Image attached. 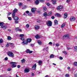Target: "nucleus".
<instances>
[{
  "label": "nucleus",
  "mask_w": 77,
  "mask_h": 77,
  "mask_svg": "<svg viewBox=\"0 0 77 77\" xmlns=\"http://www.w3.org/2000/svg\"><path fill=\"white\" fill-rule=\"evenodd\" d=\"M8 56L11 57H14V53L10 51L8 52Z\"/></svg>",
  "instance_id": "obj_1"
},
{
  "label": "nucleus",
  "mask_w": 77,
  "mask_h": 77,
  "mask_svg": "<svg viewBox=\"0 0 77 77\" xmlns=\"http://www.w3.org/2000/svg\"><path fill=\"white\" fill-rule=\"evenodd\" d=\"M47 24L48 26H52V22L50 21H48L47 22Z\"/></svg>",
  "instance_id": "obj_2"
},
{
  "label": "nucleus",
  "mask_w": 77,
  "mask_h": 77,
  "mask_svg": "<svg viewBox=\"0 0 77 77\" xmlns=\"http://www.w3.org/2000/svg\"><path fill=\"white\" fill-rule=\"evenodd\" d=\"M75 20V18L74 17H71L70 19V21H74Z\"/></svg>",
  "instance_id": "obj_3"
},
{
  "label": "nucleus",
  "mask_w": 77,
  "mask_h": 77,
  "mask_svg": "<svg viewBox=\"0 0 77 77\" xmlns=\"http://www.w3.org/2000/svg\"><path fill=\"white\" fill-rule=\"evenodd\" d=\"M28 44V42H27V41H24L22 43V45H27Z\"/></svg>",
  "instance_id": "obj_4"
},
{
  "label": "nucleus",
  "mask_w": 77,
  "mask_h": 77,
  "mask_svg": "<svg viewBox=\"0 0 77 77\" xmlns=\"http://www.w3.org/2000/svg\"><path fill=\"white\" fill-rule=\"evenodd\" d=\"M63 8V7L62 6H59L57 7V10L58 11H60Z\"/></svg>",
  "instance_id": "obj_5"
},
{
  "label": "nucleus",
  "mask_w": 77,
  "mask_h": 77,
  "mask_svg": "<svg viewBox=\"0 0 77 77\" xmlns=\"http://www.w3.org/2000/svg\"><path fill=\"white\" fill-rule=\"evenodd\" d=\"M36 64H35L33 65L32 67V69H33V70H35V69H36Z\"/></svg>",
  "instance_id": "obj_6"
},
{
  "label": "nucleus",
  "mask_w": 77,
  "mask_h": 77,
  "mask_svg": "<svg viewBox=\"0 0 77 77\" xmlns=\"http://www.w3.org/2000/svg\"><path fill=\"white\" fill-rule=\"evenodd\" d=\"M29 69L27 68H26L24 70V72L26 73H27V72H29Z\"/></svg>",
  "instance_id": "obj_7"
},
{
  "label": "nucleus",
  "mask_w": 77,
  "mask_h": 77,
  "mask_svg": "<svg viewBox=\"0 0 77 77\" xmlns=\"http://www.w3.org/2000/svg\"><path fill=\"white\" fill-rule=\"evenodd\" d=\"M68 17V14L67 13H65L64 15V18H66Z\"/></svg>",
  "instance_id": "obj_8"
},
{
  "label": "nucleus",
  "mask_w": 77,
  "mask_h": 77,
  "mask_svg": "<svg viewBox=\"0 0 77 77\" xmlns=\"http://www.w3.org/2000/svg\"><path fill=\"white\" fill-rule=\"evenodd\" d=\"M69 35L68 34H66L63 36V38H69Z\"/></svg>",
  "instance_id": "obj_9"
},
{
  "label": "nucleus",
  "mask_w": 77,
  "mask_h": 77,
  "mask_svg": "<svg viewBox=\"0 0 77 77\" xmlns=\"http://www.w3.org/2000/svg\"><path fill=\"white\" fill-rule=\"evenodd\" d=\"M27 41L28 42H30L32 41V39H31V38H28L27 39Z\"/></svg>",
  "instance_id": "obj_10"
},
{
  "label": "nucleus",
  "mask_w": 77,
  "mask_h": 77,
  "mask_svg": "<svg viewBox=\"0 0 77 77\" xmlns=\"http://www.w3.org/2000/svg\"><path fill=\"white\" fill-rule=\"evenodd\" d=\"M35 29L36 30H38L39 28V26L38 25H35Z\"/></svg>",
  "instance_id": "obj_11"
},
{
  "label": "nucleus",
  "mask_w": 77,
  "mask_h": 77,
  "mask_svg": "<svg viewBox=\"0 0 77 77\" xmlns=\"http://www.w3.org/2000/svg\"><path fill=\"white\" fill-rule=\"evenodd\" d=\"M2 28H4V29H6L8 28V26H4L3 25V26H2Z\"/></svg>",
  "instance_id": "obj_12"
},
{
  "label": "nucleus",
  "mask_w": 77,
  "mask_h": 77,
  "mask_svg": "<svg viewBox=\"0 0 77 77\" xmlns=\"http://www.w3.org/2000/svg\"><path fill=\"white\" fill-rule=\"evenodd\" d=\"M18 11V10L16 8H15L14 10L13 11V12H14V13H16Z\"/></svg>",
  "instance_id": "obj_13"
},
{
  "label": "nucleus",
  "mask_w": 77,
  "mask_h": 77,
  "mask_svg": "<svg viewBox=\"0 0 77 77\" xmlns=\"http://www.w3.org/2000/svg\"><path fill=\"white\" fill-rule=\"evenodd\" d=\"M35 37L36 39H39V38H40V36H39L38 35H37L35 36Z\"/></svg>",
  "instance_id": "obj_14"
},
{
  "label": "nucleus",
  "mask_w": 77,
  "mask_h": 77,
  "mask_svg": "<svg viewBox=\"0 0 77 77\" xmlns=\"http://www.w3.org/2000/svg\"><path fill=\"white\" fill-rule=\"evenodd\" d=\"M38 63L39 65H41L42 64V61H39Z\"/></svg>",
  "instance_id": "obj_15"
},
{
  "label": "nucleus",
  "mask_w": 77,
  "mask_h": 77,
  "mask_svg": "<svg viewBox=\"0 0 77 77\" xmlns=\"http://www.w3.org/2000/svg\"><path fill=\"white\" fill-rule=\"evenodd\" d=\"M36 9V8H33L31 9V11L32 12H35V10Z\"/></svg>",
  "instance_id": "obj_16"
},
{
  "label": "nucleus",
  "mask_w": 77,
  "mask_h": 77,
  "mask_svg": "<svg viewBox=\"0 0 77 77\" xmlns=\"http://www.w3.org/2000/svg\"><path fill=\"white\" fill-rule=\"evenodd\" d=\"M47 8L45 7H44L43 8V11L44 12H45L46 11H47Z\"/></svg>",
  "instance_id": "obj_17"
},
{
  "label": "nucleus",
  "mask_w": 77,
  "mask_h": 77,
  "mask_svg": "<svg viewBox=\"0 0 77 77\" xmlns=\"http://www.w3.org/2000/svg\"><path fill=\"white\" fill-rule=\"evenodd\" d=\"M56 15L57 17H60V14L59 13H57L56 14Z\"/></svg>",
  "instance_id": "obj_18"
},
{
  "label": "nucleus",
  "mask_w": 77,
  "mask_h": 77,
  "mask_svg": "<svg viewBox=\"0 0 77 77\" xmlns=\"http://www.w3.org/2000/svg\"><path fill=\"white\" fill-rule=\"evenodd\" d=\"M4 25V23L3 22H0V26H1L2 28V26H3Z\"/></svg>",
  "instance_id": "obj_19"
},
{
  "label": "nucleus",
  "mask_w": 77,
  "mask_h": 77,
  "mask_svg": "<svg viewBox=\"0 0 77 77\" xmlns=\"http://www.w3.org/2000/svg\"><path fill=\"white\" fill-rule=\"evenodd\" d=\"M13 18H14V20H18V17H14Z\"/></svg>",
  "instance_id": "obj_20"
},
{
  "label": "nucleus",
  "mask_w": 77,
  "mask_h": 77,
  "mask_svg": "<svg viewBox=\"0 0 77 77\" xmlns=\"http://www.w3.org/2000/svg\"><path fill=\"white\" fill-rule=\"evenodd\" d=\"M44 17H47L48 16V14L47 13V12H45L44 14Z\"/></svg>",
  "instance_id": "obj_21"
},
{
  "label": "nucleus",
  "mask_w": 77,
  "mask_h": 77,
  "mask_svg": "<svg viewBox=\"0 0 77 77\" xmlns=\"http://www.w3.org/2000/svg\"><path fill=\"white\" fill-rule=\"evenodd\" d=\"M54 23L55 25H57V24H58V22H57V21L56 20H55L54 21Z\"/></svg>",
  "instance_id": "obj_22"
},
{
  "label": "nucleus",
  "mask_w": 77,
  "mask_h": 77,
  "mask_svg": "<svg viewBox=\"0 0 77 77\" xmlns=\"http://www.w3.org/2000/svg\"><path fill=\"white\" fill-rule=\"evenodd\" d=\"M37 42L39 45H41V42L40 40H38Z\"/></svg>",
  "instance_id": "obj_23"
},
{
  "label": "nucleus",
  "mask_w": 77,
  "mask_h": 77,
  "mask_svg": "<svg viewBox=\"0 0 77 77\" xmlns=\"http://www.w3.org/2000/svg\"><path fill=\"white\" fill-rule=\"evenodd\" d=\"M39 0H36L35 2V3L36 5H38L39 4Z\"/></svg>",
  "instance_id": "obj_24"
},
{
  "label": "nucleus",
  "mask_w": 77,
  "mask_h": 77,
  "mask_svg": "<svg viewBox=\"0 0 77 77\" xmlns=\"http://www.w3.org/2000/svg\"><path fill=\"white\" fill-rule=\"evenodd\" d=\"M52 13L51 11H50L48 14V16H50L51 15Z\"/></svg>",
  "instance_id": "obj_25"
},
{
  "label": "nucleus",
  "mask_w": 77,
  "mask_h": 77,
  "mask_svg": "<svg viewBox=\"0 0 77 77\" xmlns=\"http://www.w3.org/2000/svg\"><path fill=\"white\" fill-rule=\"evenodd\" d=\"M17 66V65L16 64H13L12 65L11 67L12 68H15Z\"/></svg>",
  "instance_id": "obj_26"
},
{
  "label": "nucleus",
  "mask_w": 77,
  "mask_h": 77,
  "mask_svg": "<svg viewBox=\"0 0 77 77\" xmlns=\"http://www.w3.org/2000/svg\"><path fill=\"white\" fill-rule=\"evenodd\" d=\"M15 13H14L13 12V14H12V17L13 18H14L15 17Z\"/></svg>",
  "instance_id": "obj_27"
},
{
  "label": "nucleus",
  "mask_w": 77,
  "mask_h": 77,
  "mask_svg": "<svg viewBox=\"0 0 77 77\" xmlns=\"http://www.w3.org/2000/svg\"><path fill=\"white\" fill-rule=\"evenodd\" d=\"M50 58H54V55L53 54L51 55L50 56Z\"/></svg>",
  "instance_id": "obj_28"
},
{
  "label": "nucleus",
  "mask_w": 77,
  "mask_h": 77,
  "mask_svg": "<svg viewBox=\"0 0 77 77\" xmlns=\"http://www.w3.org/2000/svg\"><path fill=\"white\" fill-rule=\"evenodd\" d=\"M62 53H64V54H66V55L67 54V52H66V51H62Z\"/></svg>",
  "instance_id": "obj_29"
},
{
  "label": "nucleus",
  "mask_w": 77,
  "mask_h": 77,
  "mask_svg": "<svg viewBox=\"0 0 77 77\" xmlns=\"http://www.w3.org/2000/svg\"><path fill=\"white\" fill-rule=\"evenodd\" d=\"M25 61H26L24 59H23V60H21V62H22V63H24Z\"/></svg>",
  "instance_id": "obj_30"
},
{
  "label": "nucleus",
  "mask_w": 77,
  "mask_h": 77,
  "mask_svg": "<svg viewBox=\"0 0 77 77\" xmlns=\"http://www.w3.org/2000/svg\"><path fill=\"white\" fill-rule=\"evenodd\" d=\"M3 40L2 38H1L0 40V43H3Z\"/></svg>",
  "instance_id": "obj_31"
},
{
  "label": "nucleus",
  "mask_w": 77,
  "mask_h": 77,
  "mask_svg": "<svg viewBox=\"0 0 77 77\" xmlns=\"http://www.w3.org/2000/svg\"><path fill=\"white\" fill-rule=\"evenodd\" d=\"M8 40H11V37L9 36H8Z\"/></svg>",
  "instance_id": "obj_32"
},
{
  "label": "nucleus",
  "mask_w": 77,
  "mask_h": 77,
  "mask_svg": "<svg viewBox=\"0 0 77 77\" xmlns=\"http://www.w3.org/2000/svg\"><path fill=\"white\" fill-rule=\"evenodd\" d=\"M30 51V50L28 49H27L26 51V53H29V51Z\"/></svg>",
  "instance_id": "obj_33"
},
{
  "label": "nucleus",
  "mask_w": 77,
  "mask_h": 77,
  "mask_svg": "<svg viewBox=\"0 0 77 77\" xmlns=\"http://www.w3.org/2000/svg\"><path fill=\"white\" fill-rule=\"evenodd\" d=\"M65 77H69V75L68 74H67L65 75Z\"/></svg>",
  "instance_id": "obj_34"
},
{
  "label": "nucleus",
  "mask_w": 77,
  "mask_h": 77,
  "mask_svg": "<svg viewBox=\"0 0 77 77\" xmlns=\"http://www.w3.org/2000/svg\"><path fill=\"white\" fill-rule=\"evenodd\" d=\"M74 50L75 51H77V46H75L74 48Z\"/></svg>",
  "instance_id": "obj_35"
},
{
  "label": "nucleus",
  "mask_w": 77,
  "mask_h": 77,
  "mask_svg": "<svg viewBox=\"0 0 77 77\" xmlns=\"http://www.w3.org/2000/svg\"><path fill=\"white\" fill-rule=\"evenodd\" d=\"M20 39L22 40V41H24V37H22L20 38Z\"/></svg>",
  "instance_id": "obj_36"
},
{
  "label": "nucleus",
  "mask_w": 77,
  "mask_h": 77,
  "mask_svg": "<svg viewBox=\"0 0 77 77\" xmlns=\"http://www.w3.org/2000/svg\"><path fill=\"white\" fill-rule=\"evenodd\" d=\"M53 4L54 5H56V1H53Z\"/></svg>",
  "instance_id": "obj_37"
},
{
  "label": "nucleus",
  "mask_w": 77,
  "mask_h": 77,
  "mask_svg": "<svg viewBox=\"0 0 77 77\" xmlns=\"http://www.w3.org/2000/svg\"><path fill=\"white\" fill-rule=\"evenodd\" d=\"M9 43H8L7 44V45H6L5 46L7 48V47H9Z\"/></svg>",
  "instance_id": "obj_38"
},
{
  "label": "nucleus",
  "mask_w": 77,
  "mask_h": 77,
  "mask_svg": "<svg viewBox=\"0 0 77 77\" xmlns=\"http://www.w3.org/2000/svg\"><path fill=\"white\" fill-rule=\"evenodd\" d=\"M10 63H11V64H16L17 63V62H11Z\"/></svg>",
  "instance_id": "obj_39"
},
{
  "label": "nucleus",
  "mask_w": 77,
  "mask_h": 77,
  "mask_svg": "<svg viewBox=\"0 0 77 77\" xmlns=\"http://www.w3.org/2000/svg\"><path fill=\"white\" fill-rule=\"evenodd\" d=\"M26 27L27 28H29V24H27L26 25Z\"/></svg>",
  "instance_id": "obj_40"
},
{
  "label": "nucleus",
  "mask_w": 77,
  "mask_h": 77,
  "mask_svg": "<svg viewBox=\"0 0 77 77\" xmlns=\"http://www.w3.org/2000/svg\"><path fill=\"white\" fill-rule=\"evenodd\" d=\"M65 24L64 23L63 24L61 25V27H62V28L63 27L65 26Z\"/></svg>",
  "instance_id": "obj_41"
},
{
  "label": "nucleus",
  "mask_w": 77,
  "mask_h": 77,
  "mask_svg": "<svg viewBox=\"0 0 77 77\" xmlns=\"http://www.w3.org/2000/svg\"><path fill=\"white\" fill-rule=\"evenodd\" d=\"M8 19L9 20H10V21L12 20V18L10 17H8Z\"/></svg>",
  "instance_id": "obj_42"
},
{
  "label": "nucleus",
  "mask_w": 77,
  "mask_h": 77,
  "mask_svg": "<svg viewBox=\"0 0 77 77\" xmlns=\"http://www.w3.org/2000/svg\"><path fill=\"white\" fill-rule=\"evenodd\" d=\"M19 5L20 6H22V4H21V3L20 2L19 3Z\"/></svg>",
  "instance_id": "obj_43"
},
{
  "label": "nucleus",
  "mask_w": 77,
  "mask_h": 77,
  "mask_svg": "<svg viewBox=\"0 0 77 77\" xmlns=\"http://www.w3.org/2000/svg\"><path fill=\"white\" fill-rule=\"evenodd\" d=\"M11 69H12L11 68H8V71H10Z\"/></svg>",
  "instance_id": "obj_44"
},
{
  "label": "nucleus",
  "mask_w": 77,
  "mask_h": 77,
  "mask_svg": "<svg viewBox=\"0 0 77 77\" xmlns=\"http://www.w3.org/2000/svg\"><path fill=\"white\" fill-rule=\"evenodd\" d=\"M23 36H24V34H20V37H23Z\"/></svg>",
  "instance_id": "obj_45"
},
{
  "label": "nucleus",
  "mask_w": 77,
  "mask_h": 77,
  "mask_svg": "<svg viewBox=\"0 0 77 77\" xmlns=\"http://www.w3.org/2000/svg\"><path fill=\"white\" fill-rule=\"evenodd\" d=\"M26 8H27V6H24V7L22 8V9H26Z\"/></svg>",
  "instance_id": "obj_46"
},
{
  "label": "nucleus",
  "mask_w": 77,
  "mask_h": 77,
  "mask_svg": "<svg viewBox=\"0 0 77 77\" xmlns=\"http://www.w3.org/2000/svg\"><path fill=\"white\" fill-rule=\"evenodd\" d=\"M8 57H6L5 58V60H8Z\"/></svg>",
  "instance_id": "obj_47"
},
{
  "label": "nucleus",
  "mask_w": 77,
  "mask_h": 77,
  "mask_svg": "<svg viewBox=\"0 0 77 77\" xmlns=\"http://www.w3.org/2000/svg\"><path fill=\"white\" fill-rule=\"evenodd\" d=\"M19 28H16V30H17V31H19Z\"/></svg>",
  "instance_id": "obj_48"
},
{
  "label": "nucleus",
  "mask_w": 77,
  "mask_h": 77,
  "mask_svg": "<svg viewBox=\"0 0 77 77\" xmlns=\"http://www.w3.org/2000/svg\"><path fill=\"white\" fill-rule=\"evenodd\" d=\"M30 45V46H31V47H33L34 46V44H31Z\"/></svg>",
  "instance_id": "obj_49"
},
{
  "label": "nucleus",
  "mask_w": 77,
  "mask_h": 77,
  "mask_svg": "<svg viewBox=\"0 0 77 77\" xmlns=\"http://www.w3.org/2000/svg\"><path fill=\"white\" fill-rule=\"evenodd\" d=\"M74 65H75V66H77V62L74 63Z\"/></svg>",
  "instance_id": "obj_50"
},
{
  "label": "nucleus",
  "mask_w": 77,
  "mask_h": 77,
  "mask_svg": "<svg viewBox=\"0 0 77 77\" xmlns=\"http://www.w3.org/2000/svg\"><path fill=\"white\" fill-rule=\"evenodd\" d=\"M17 67L18 68H20L21 67V66H20V65H18L17 66Z\"/></svg>",
  "instance_id": "obj_51"
},
{
  "label": "nucleus",
  "mask_w": 77,
  "mask_h": 77,
  "mask_svg": "<svg viewBox=\"0 0 77 77\" xmlns=\"http://www.w3.org/2000/svg\"><path fill=\"white\" fill-rule=\"evenodd\" d=\"M15 23L16 24H18V22L17 21V20H15Z\"/></svg>",
  "instance_id": "obj_52"
},
{
  "label": "nucleus",
  "mask_w": 77,
  "mask_h": 77,
  "mask_svg": "<svg viewBox=\"0 0 77 77\" xmlns=\"http://www.w3.org/2000/svg\"><path fill=\"white\" fill-rule=\"evenodd\" d=\"M33 53V51H29V54H30L31 53Z\"/></svg>",
  "instance_id": "obj_53"
},
{
  "label": "nucleus",
  "mask_w": 77,
  "mask_h": 77,
  "mask_svg": "<svg viewBox=\"0 0 77 77\" xmlns=\"http://www.w3.org/2000/svg\"><path fill=\"white\" fill-rule=\"evenodd\" d=\"M56 46L57 47H58V46H59V44L58 43H57L56 44Z\"/></svg>",
  "instance_id": "obj_54"
},
{
  "label": "nucleus",
  "mask_w": 77,
  "mask_h": 77,
  "mask_svg": "<svg viewBox=\"0 0 77 77\" xmlns=\"http://www.w3.org/2000/svg\"><path fill=\"white\" fill-rule=\"evenodd\" d=\"M60 60H62V59H63V58L62 57H60Z\"/></svg>",
  "instance_id": "obj_55"
},
{
  "label": "nucleus",
  "mask_w": 77,
  "mask_h": 77,
  "mask_svg": "<svg viewBox=\"0 0 77 77\" xmlns=\"http://www.w3.org/2000/svg\"><path fill=\"white\" fill-rule=\"evenodd\" d=\"M47 6H50V3H48L47 4Z\"/></svg>",
  "instance_id": "obj_56"
},
{
  "label": "nucleus",
  "mask_w": 77,
  "mask_h": 77,
  "mask_svg": "<svg viewBox=\"0 0 77 77\" xmlns=\"http://www.w3.org/2000/svg\"><path fill=\"white\" fill-rule=\"evenodd\" d=\"M49 45H52V42H50L49 43Z\"/></svg>",
  "instance_id": "obj_57"
},
{
  "label": "nucleus",
  "mask_w": 77,
  "mask_h": 77,
  "mask_svg": "<svg viewBox=\"0 0 77 77\" xmlns=\"http://www.w3.org/2000/svg\"><path fill=\"white\" fill-rule=\"evenodd\" d=\"M26 14H29V11H26Z\"/></svg>",
  "instance_id": "obj_58"
},
{
  "label": "nucleus",
  "mask_w": 77,
  "mask_h": 77,
  "mask_svg": "<svg viewBox=\"0 0 77 77\" xmlns=\"http://www.w3.org/2000/svg\"><path fill=\"white\" fill-rule=\"evenodd\" d=\"M51 18L52 19H54V16H52Z\"/></svg>",
  "instance_id": "obj_59"
},
{
  "label": "nucleus",
  "mask_w": 77,
  "mask_h": 77,
  "mask_svg": "<svg viewBox=\"0 0 77 77\" xmlns=\"http://www.w3.org/2000/svg\"><path fill=\"white\" fill-rule=\"evenodd\" d=\"M19 32H22V30L21 29H19Z\"/></svg>",
  "instance_id": "obj_60"
},
{
  "label": "nucleus",
  "mask_w": 77,
  "mask_h": 77,
  "mask_svg": "<svg viewBox=\"0 0 77 77\" xmlns=\"http://www.w3.org/2000/svg\"><path fill=\"white\" fill-rule=\"evenodd\" d=\"M28 15L29 16H31V15H32V13H29Z\"/></svg>",
  "instance_id": "obj_61"
},
{
  "label": "nucleus",
  "mask_w": 77,
  "mask_h": 77,
  "mask_svg": "<svg viewBox=\"0 0 77 77\" xmlns=\"http://www.w3.org/2000/svg\"><path fill=\"white\" fill-rule=\"evenodd\" d=\"M70 2V0H67L66 2L67 3H69V2Z\"/></svg>",
  "instance_id": "obj_62"
},
{
  "label": "nucleus",
  "mask_w": 77,
  "mask_h": 77,
  "mask_svg": "<svg viewBox=\"0 0 77 77\" xmlns=\"http://www.w3.org/2000/svg\"><path fill=\"white\" fill-rule=\"evenodd\" d=\"M32 76H34L35 74H34V73H32Z\"/></svg>",
  "instance_id": "obj_63"
},
{
  "label": "nucleus",
  "mask_w": 77,
  "mask_h": 77,
  "mask_svg": "<svg viewBox=\"0 0 77 77\" xmlns=\"http://www.w3.org/2000/svg\"><path fill=\"white\" fill-rule=\"evenodd\" d=\"M75 77H77V74L75 75Z\"/></svg>",
  "instance_id": "obj_64"
}]
</instances>
